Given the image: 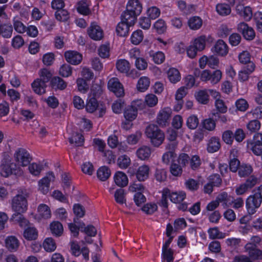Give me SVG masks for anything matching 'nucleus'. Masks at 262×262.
I'll list each match as a JSON object with an SVG mask.
<instances>
[{
	"mask_svg": "<svg viewBox=\"0 0 262 262\" xmlns=\"http://www.w3.org/2000/svg\"><path fill=\"white\" fill-rule=\"evenodd\" d=\"M21 169L16 163L11 162L10 157L8 154L3 155V158L0 165V174L2 176L7 178L11 174H20Z\"/></svg>",
	"mask_w": 262,
	"mask_h": 262,
	"instance_id": "obj_1",
	"label": "nucleus"
},
{
	"mask_svg": "<svg viewBox=\"0 0 262 262\" xmlns=\"http://www.w3.org/2000/svg\"><path fill=\"white\" fill-rule=\"evenodd\" d=\"M253 194L250 195L246 201V207L249 214H253L262 202V184L255 188Z\"/></svg>",
	"mask_w": 262,
	"mask_h": 262,
	"instance_id": "obj_2",
	"label": "nucleus"
},
{
	"mask_svg": "<svg viewBox=\"0 0 262 262\" xmlns=\"http://www.w3.org/2000/svg\"><path fill=\"white\" fill-rule=\"evenodd\" d=\"M39 75L40 78L34 80L32 83V87L35 93L41 95L45 93L47 87L46 83L50 81L52 74L48 69H43L40 70Z\"/></svg>",
	"mask_w": 262,
	"mask_h": 262,
	"instance_id": "obj_3",
	"label": "nucleus"
},
{
	"mask_svg": "<svg viewBox=\"0 0 262 262\" xmlns=\"http://www.w3.org/2000/svg\"><path fill=\"white\" fill-rule=\"evenodd\" d=\"M145 134L150 139L152 145L156 147L161 145L165 139L164 133L155 124H150L147 126Z\"/></svg>",
	"mask_w": 262,
	"mask_h": 262,
	"instance_id": "obj_4",
	"label": "nucleus"
},
{
	"mask_svg": "<svg viewBox=\"0 0 262 262\" xmlns=\"http://www.w3.org/2000/svg\"><path fill=\"white\" fill-rule=\"evenodd\" d=\"M14 158L17 165L19 167L27 166L31 160V157L29 153L24 148L17 149L14 154Z\"/></svg>",
	"mask_w": 262,
	"mask_h": 262,
	"instance_id": "obj_5",
	"label": "nucleus"
},
{
	"mask_svg": "<svg viewBox=\"0 0 262 262\" xmlns=\"http://www.w3.org/2000/svg\"><path fill=\"white\" fill-rule=\"evenodd\" d=\"M27 201L25 196L17 194L12 200V207L15 212H25L27 209Z\"/></svg>",
	"mask_w": 262,
	"mask_h": 262,
	"instance_id": "obj_6",
	"label": "nucleus"
},
{
	"mask_svg": "<svg viewBox=\"0 0 262 262\" xmlns=\"http://www.w3.org/2000/svg\"><path fill=\"white\" fill-rule=\"evenodd\" d=\"M244 250L252 262L262 259V250L258 249L257 246L247 243L244 247Z\"/></svg>",
	"mask_w": 262,
	"mask_h": 262,
	"instance_id": "obj_7",
	"label": "nucleus"
},
{
	"mask_svg": "<svg viewBox=\"0 0 262 262\" xmlns=\"http://www.w3.org/2000/svg\"><path fill=\"white\" fill-rule=\"evenodd\" d=\"M237 29L242 34L243 37L248 41H251L255 37V31L246 23H240L237 25Z\"/></svg>",
	"mask_w": 262,
	"mask_h": 262,
	"instance_id": "obj_8",
	"label": "nucleus"
},
{
	"mask_svg": "<svg viewBox=\"0 0 262 262\" xmlns=\"http://www.w3.org/2000/svg\"><path fill=\"white\" fill-rule=\"evenodd\" d=\"M107 87L117 97H120L124 95L123 87L117 78L110 79L107 83Z\"/></svg>",
	"mask_w": 262,
	"mask_h": 262,
	"instance_id": "obj_9",
	"label": "nucleus"
},
{
	"mask_svg": "<svg viewBox=\"0 0 262 262\" xmlns=\"http://www.w3.org/2000/svg\"><path fill=\"white\" fill-rule=\"evenodd\" d=\"M85 108L89 113H93L95 111H99V117H101L105 113V107L102 105H99L96 98L92 97L88 100Z\"/></svg>",
	"mask_w": 262,
	"mask_h": 262,
	"instance_id": "obj_10",
	"label": "nucleus"
},
{
	"mask_svg": "<svg viewBox=\"0 0 262 262\" xmlns=\"http://www.w3.org/2000/svg\"><path fill=\"white\" fill-rule=\"evenodd\" d=\"M55 177L53 172L50 171L38 182L39 190L43 194H47L49 190L51 182H54Z\"/></svg>",
	"mask_w": 262,
	"mask_h": 262,
	"instance_id": "obj_11",
	"label": "nucleus"
},
{
	"mask_svg": "<svg viewBox=\"0 0 262 262\" xmlns=\"http://www.w3.org/2000/svg\"><path fill=\"white\" fill-rule=\"evenodd\" d=\"M87 32L90 37L95 40H100L103 37V30L95 22L91 23V26L88 28Z\"/></svg>",
	"mask_w": 262,
	"mask_h": 262,
	"instance_id": "obj_12",
	"label": "nucleus"
},
{
	"mask_svg": "<svg viewBox=\"0 0 262 262\" xmlns=\"http://www.w3.org/2000/svg\"><path fill=\"white\" fill-rule=\"evenodd\" d=\"M171 111L168 108L161 110L157 117V123L160 126H166L169 124Z\"/></svg>",
	"mask_w": 262,
	"mask_h": 262,
	"instance_id": "obj_13",
	"label": "nucleus"
},
{
	"mask_svg": "<svg viewBox=\"0 0 262 262\" xmlns=\"http://www.w3.org/2000/svg\"><path fill=\"white\" fill-rule=\"evenodd\" d=\"M64 57L68 62L74 65L79 64L82 59V55L76 51H67Z\"/></svg>",
	"mask_w": 262,
	"mask_h": 262,
	"instance_id": "obj_14",
	"label": "nucleus"
},
{
	"mask_svg": "<svg viewBox=\"0 0 262 262\" xmlns=\"http://www.w3.org/2000/svg\"><path fill=\"white\" fill-rule=\"evenodd\" d=\"M129 12L139 16L142 11V5L139 0L128 1L126 8Z\"/></svg>",
	"mask_w": 262,
	"mask_h": 262,
	"instance_id": "obj_15",
	"label": "nucleus"
},
{
	"mask_svg": "<svg viewBox=\"0 0 262 262\" xmlns=\"http://www.w3.org/2000/svg\"><path fill=\"white\" fill-rule=\"evenodd\" d=\"M212 50L219 55L225 56L228 52L227 44L222 39H219L212 48Z\"/></svg>",
	"mask_w": 262,
	"mask_h": 262,
	"instance_id": "obj_16",
	"label": "nucleus"
},
{
	"mask_svg": "<svg viewBox=\"0 0 262 262\" xmlns=\"http://www.w3.org/2000/svg\"><path fill=\"white\" fill-rule=\"evenodd\" d=\"M5 244L7 248L11 252L16 251L19 246L18 239L14 236H10L6 238Z\"/></svg>",
	"mask_w": 262,
	"mask_h": 262,
	"instance_id": "obj_17",
	"label": "nucleus"
},
{
	"mask_svg": "<svg viewBox=\"0 0 262 262\" xmlns=\"http://www.w3.org/2000/svg\"><path fill=\"white\" fill-rule=\"evenodd\" d=\"M149 167L143 165L140 166L136 172V177L139 181L142 182L147 180L149 177Z\"/></svg>",
	"mask_w": 262,
	"mask_h": 262,
	"instance_id": "obj_18",
	"label": "nucleus"
},
{
	"mask_svg": "<svg viewBox=\"0 0 262 262\" xmlns=\"http://www.w3.org/2000/svg\"><path fill=\"white\" fill-rule=\"evenodd\" d=\"M24 212H15L11 216V220L18 224L21 227L28 225L29 221L22 214Z\"/></svg>",
	"mask_w": 262,
	"mask_h": 262,
	"instance_id": "obj_19",
	"label": "nucleus"
},
{
	"mask_svg": "<svg viewBox=\"0 0 262 262\" xmlns=\"http://www.w3.org/2000/svg\"><path fill=\"white\" fill-rule=\"evenodd\" d=\"M137 15H135V14L129 12L127 9L121 15V20L132 26L135 24L137 20Z\"/></svg>",
	"mask_w": 262,
	"mask_h": 262,
	"instance_id": "obj_20",
	"label": "nucleus"
},
{
	"mask_svg": "<svg viewBox=\"0 0 262 262\" xmlns=\"http://www.w3.org/2000/svg\"><path fill=\"white\" fill-rule=\"evenodd\" d=\"M51 85L53 89L63 90L67 86V83L61 78L55 76L51 79Z\"/></svg>",
	"mask_w": 262,
	"mask_h": 262,
	"instance_id": "obj_21",
	"label": "nucleus"
},
{
	"mask_svg": "<svg viewBox=\"0 0 262 262\" xmlns=\"http://www.w3.org/2000/svg\"><path fill=\"white\" fill-rule=\"evenodd\" d=\"M220 147L221 144L219 138L215 137H211L208 143V151L210 153H213L217 151Z\"/></svg>",
	"mask_w": 262,
	"mask_h": 262,
	"instance_id": "obj_22",
	"label": "nucleus"
},
{
	"mask_svg": "<svg viewBox=\"0 0 262 262\" xmlns=\"http://www.w3.org/2000/svg\"><path fill=\"white\" fill-rule=\"evenodd\" d=\"M114 181L118 186L124 187L128 184V178L123 172L118 171L114 176Z\"/></svg>",
	"mask_w": 262,
	"mask_h": 262,
	"instance_id": "obj_23",
	"label": "nucleus"
},
{
	"mask_svg": "<svg viewBox=\"0 0 262 262\" xmlns=\"http://www.w3.org/2000/svg\"><path fill=\"white\" fill-rule=\"evenodd\" d=\"M13 32V27L10 24L0 23V35L6 38H10Z\"/></svg>",
	"mask_w": 262,
	"mask_h": 262,
	"instance_id": "obj_24",
	"label": "nucleus"
},
{
	"mask_svg": "<svg viewBox=\"0 0 262 262\" xmlns=\"http://www.w3.org/2000/svg\"><path fill=\"white\" fill-rule=\"evenodd\" d=\"M73 212L75 215L74 218V222L77 223V220L79 218L84 216L85 215V210L84 207L80 204H75L73 207Z\"/></svg>",
	"mask_w": 262,
	"mask_h": 262,
	"instance_id": "obj_25",
	"label": "nucleus"
},
{
	"mask_svg": "<svg viewBox=\"0 0 262 262\" xmlns=\"http://www.w3.org/2000/svg\"><path fill=\"white\" fill-rule=\"evenodd\" d=\"M203 21L199 16L190 17L188 21V25L190 29L193 30L199 29L202 26Z\"/></svg>",
	"mask_w": 262,
	"mask_h": 262,
	"instance_id": "obj_26",
	"label": "nucleus"
},
{
	"mask_svg": "<svg viewBox=\"0 0 262 262\" xmlns=\"http://www.w3.org/2000/svg\"><path fill=\"white\" fill-rule=\"evenodd\" d=\"M111 173L110 169L105 166L100 167L97 172L98 178L101 181L107 180L110 177Z\"/></svg>",
	"mask_w": 262,
	"mask_h": 262,
	"instance_id": "obj_27",
	"label": "nucleus"
},
{
	"mask_svg": "<svg viewBox=\"0 0 262 262\" xmlns=\"http://www.w3.org/2000/svg\"><path fill=\"white\" fill-rule=\"evenodd\" d=\"M138 157L141 160L148 159L151 155V149L147 146H143L139 148L136 152Z\"/></svg>",
	"mask_w": 262,
	"mask_h": 262,
	"instance_id": "obj_28",
	"label": "nucleus"
},
{
	"mask_svg": "<svg viewBox=\"0 0 262 262\" xmlns=\"http://www.w3.org/2000/svg\"><path fill=\"white\" fill-rule=\"evenodd\" d=\"M130 25L129 24H127V23L125 22H123V21H121L119 23L117 27H116V32L117 34L122 37L126 36L128 33L129 27Z\"/></svg>",
	"mask_w": 262,
	"mask_h": 262,
	"instance_id": "obj_29",
	"label": "nucleus"
},
{
	"mask_svg": "<svg viewBox=\"0 0 262 262\" xmlns=\"http://www.w3.org/2000/svg\"><path fill=\"white\" fill-rule=\"evenodd\" d=\"M137 116L136 109L130 105L127 106L124 111V116L126 120L132 121L136 119Z\"/></svg>",
	"mask_w": 262,
	"mask_h": 262,
	"instance_id": "obj_30",
	"label": "nucleus"
},
{
	"mask_svg": "<svg viewBox=\"0 0 262 262\" xmlns=\"http://www.w3.org/2000/svg\"><path fill=\"white\" fill-rule=\"evenodd\" d=\"M168 77L170 81L176 83L181 79L179 71L175 68H170L167 72Z\"/></svg>",
	"mask_w": 262,
	"mask_h": 262,
	"instance_id": "obj_31",
	"label": "nucleus"
},
{
	"mask_svg": "<svg viewBox=\"0 0 262 262\" xmlns=\"http://www.w3.org/2000/svg\"><path fill=\"white\" fill-rule=\"evenodd\" d=\"M116 68L120 72L127 73L130 69V64L125 59H120L116 63Z\"/></svg>",
	"mask_w": 262,
	"mask_h": 262,
	"instance_id": "obj_32",
	"label": "nucleus"
},
{
	"mask_svg": "<svg viewBox=\"0 0 262 262\" xmlns=\"http://www.w3.org/2000/svg\"><path fill=\"white\" fill-rule=\"evenodd\" d=\"M43 247L47 252H51L56 249V244L53 238L48 237L44 241Z\"/></svg>",
	"mask_w": 262,
	"mask_h": 262,
	"instance_id": "obj_33",
	"label": "nucleus"
},
{
	"mask_svg": "<svg viewBox=\"0 0 262 262\" xmlns=\"http://www.w3.org/2000/svg\"><path fill=\"white\" fill-rule=\"evenodd\" d=\"M38 232L33 227H28L24 232V237L29 241L35 240L37 238Z\"/></svg>",
	"mask_w": 262,
	"mask_h": 262,
	"instance_id": "obj_34",
	"label": "nucleus"
},
{
	"mask_svg": "<svg viewBox=\"0 0 262 262\" xmlns=\"http://www.w3.org/2000/svg\"><path fill=\"white\" fill-rule=\"evenodd\" d=\"M50 229L52 233L56 236H60L63 232L62 225L58 221L52 222L50 225Z\"/></svg>",
	"mask_w": 262,
	"mask_h": 262,
	"instance_id": "obj_35",
	"label": "nucleus"
},
{
	"mask_svg": "<svg viewBox=\"0 0 262 262\" xmlns=\"http://www.w3.org/2000/svg\"><path fill=\"white\" fill-rule=\"evenodd\" d=\"M150 80L147 77L143 76L140 78L137 83V89L140 92H144L149 86Z\"/></svg>",
	"mask_w": 262,
	"mask_h": 262,
	"instance_id": "obj_36",
	"label": "nucleus"
},
{
	"mask_svg": "<svg viewBox=\"0 0 262 262\" xmlns=\"http://www.w3.org/2000/svg\"><path fill=\"white\" fill-rule=\"evenodd\" d=\"M28 168L30 172L32 174L35 176H38L43 169V165L40 163H32L30 164Z\"/></svg>",
	"mask_w": 262,
	"mask_h": 262,
	"instance_id": "obj_37",
	"label": "nucleus"
},
{
	"mask_svg": "<svg viewBox=\"0 0 262 262\" xmlns=\"http://www.w3.org/2000/svg\"><path fill=\"white\" fill-rule=\"evenodd\" d=\"M216 10L221 15H227L231 13L230 5L226 4H219L216 6Z\"/></svg>",
	"mask_w": 262,
	"mask_h": 262,
	"instance_id": "obj_38",
	"label": "nucleus"
},
{
	"mask_svg": "<svg viewBox=\"0 0 262 262\" xmlns=\"http://www.w3.org/2000/svg\"><path fill=\"white\" fill-rule=\"evenodd\" d=\"M130 159L126 155H122L117 159V164L121 169L127 168L130 164Z\"/></svg>",
	"mask_w": 262,
	"mask_h": 262,
	"instance_id": "obj_39",
	"label": "nucleus"
},
{
	"mask_svg": "<svg viewBox=\"0 0 262 262\" xmlns=\"http://www.w3.org/2000/svg\"><path fill=\"white\" fill-rule=\"evenodd\" d=\"M186 197V194L184 192H169V199L174 203H180L182 202Z\"/></svg>",
	"mask_w": 262,
	"mask_h": 262,
	"instance_id": "obj_40",
	"label": "nucleus"
},
{
	"mask_svg": "<svg viewBox=\"0 0 262 262\" xmlns=\"http://www.w3.org/2000/svg\"><path fill=\"white\" fill-rule=\"evenodd\" d=\"M69 141L71 144L75 143V146H80L83 144L84 138L81 134L76 133L69 139Z\"/></svg>",
	"mask_w": 262,
	"mask_h": 262,
	"instance_id": "obj_41",
	"label": "nucleus"
},
{
	"mask_svg": "<svg viewBox=\"0 0 262 262\" xmlns=\"http://www.w3.org/2000/svg\"><path fill=\"white\" fill-rule=\"evenodd\" d=\"M210 239L223 238L225 236V233L220 232L217 227L210 228L208 231Z\"/></svg>",
	"mask_w": 262,
	"mask_h": 262,
	"instance_id": "obj_42",
	"label": "nucleus"
},
{
	"mask_svg": "<svg viewBox=\"0 0 262 262\" xmlns=\"http://www.w3.org/2000/svg\"><path fill=\"white\" fill-rule=\"evenodd\" d=\"M149 55L152 57L153 61L157 64H161L165 60V55L162 52L158 51L154 52V51H150L149 52Z\"/></svg>",
	"mask_w": 262,
	"mask_h": 262,
	"instance_id": "obj_43",
	"label": "nucleus"
},
{
	"mask_svg": "<svg viewBox=\"0 0 262 262\" xmlns=\"http://www.w3.org/2000/svg\"><path fill=\"white\" fill-rule=\"evenodd\" d=\"M143 39V34L141 30H137L134 32L132 35L130 40L132 43L139 45Z\"/></svg>",
	"mask_w": 262,
	"mask_h": 262,
	"instance_id": "obj_44",
	"label": "nucleus"
},
{
	"mask_svg": "<svg viewBox=\"0 0 262 262\" xmlns=\"http://www.w3.org/2000/svg\"><path fill=\"white\" fill-rule=\"evenodd\" d=\"M196 99L201 103L207 104L209 101V96L205 90L199 91L195 95Z\"/></svg>",
	"mask_w": 262,
	"mask_h": 262,
	"instance_id": "obj_45",
	"label": "nucleus"
},
{
	"mask_svg": "<svg viewBox=\"0 0 262 262\" xmlns=\"http://www.w3.org/2000/svg\"><path fill=\"white\" fill-rule=\"evenodd\" d=\"M114 197L117 203L123 204L126 203L124 190L122 188L118 189L115 191Z\"/></svg>",
	"mask_w": 262,
	"mask_h": 262,
	"instance_id": "obj_46",
	"label": "nucleus"
},
{
	"mask_svg": "<svg viewBox=\"0 0 262 262\" xmlns=\"http://www.w3.org/2000/svg\"><path fill=\"white\" fill-rule=\"evenodd\" d=\"M38 211L42 217L48 219L51 216L50 208L46 204H40L38 207Z\"/></svg>",
	"mask_w": 262,
	"mask_h": 262,
	"instance_id": "obj_47",
	"label": "nucleus"
},
{
	"mask_svg": "<svg viewBox=\"0 0 262 262\" xmlns=\"http://www.w3.org/2000/svg\"><path fill=\"white\" fill-rule=\"evenodd\" d=\"M72 73V68L68 64H63L59 69V74L63 77H68Z\"/></svg>",
	"mask_w": 262,
	"mask_h": 262,
	"instance_id": "obj_48",
	"label": "nucleus"
},
{
	"mask_svg": "<svg viewBox=\"0 0 262 262\" xmlns=\"http://www.w3.org/2000/svg\"><path fill=\"white\" fill-rule=\"evenodd\" d=\"M162 257L166 262H172L174 260L172 250L171 248L162 249Z\"/></svg>",
	"mask_w": 262,
	"mask_h": 262,
	"instance_id": "obj_49",
	"label": "nucleus"
},
{
	"mask_svg": "<svg viewBox=\"0 0 262 262\" xmlns=\"http://www.w3.org/2000/svg\"><path fill=\"white\" fill-rule=\"evenodd\" d=\"M154 28L159 34L165 32L166 30L165 22L162 19H158L154 24Z\"/></svg>",
	"mask_w": 262,
	"mask_h": 262,
	"instance_id": "obj_50",
	"label": "nucleus"
},
{
	"mask_svg": "<svg viewBox=\"0 0 262 262\" xmlns=\"http://www.w3.org/2000/svg\"><path fill=\"white\" fill-rule=\"evenodd\" d=\"M222 75V72L219 70L210 72V81L211 83L213 84L218 83L221 79Z\"/></svg>",
	"mask_w": 262,
	"mask_h": 262,
	"instance_id": "obj_51",
	"label": "nucleus"
},
{
	"mask_svg": "<svg viewBox=\"0 0 262 262\" xmlns=\"http://www.w3.org/2000/svg\"><path fill=\"white\" fill-rule=\"evenodd\" d=\"M55 16L58 20L65 21L69 18V13L64 9H61L55 12Z\"/></svg>",
	"mask_w": 262,
	"mask_h": 262,
	"instance_id": "obj_52",
	"label": "nucleus"
},
{
	"mask_svg": "<svg viewBox=\"0 0 262 262\" xmlns=\"http://www.w3.org/2000/svg\"><path fill=\"white\" fill-rule=\"evenodd\" d=\"M205 36H201L194 40L193 46L199 51H201L205 48Z\"/></svg>",
	"mask_w": 262,
	"mask_h": 262,
	"instance_id": "obj_53",
	"label": "nucleus"
},
{
	"mask_svg": "<svg viewBox=\"0 0 262 262\" xmlns=\"http://www.w3.org/2000/svg\"><path fill=\"white\" fill-rule=\"evenodd\" d=\"M158 101L157 97L152 94H148L146 96L145 99V102L149 107L155 106L157 104Z\"/></svg>",
	"mask_w": 262,
	"mask_h": 262,
	"instance_id": "obj_54",
	"label": "nucleus"
},
{
	"mask_svg": "<svg viewBox=\"0 0 262 262\" xmlns=\"http://www.w3.org/2000/svg\"><path fill=\"white\" fill-rule=\"evenodd\" d=\"M199 124V120L196 116L191 115L189 117L187 120V125L190 129H193L197 127Z\"/></svg>",
	"mask_w": 262,
	"mask_h": 262,
	"instance_id": "obj_55",
	"label": "nucleus"
},
{
	"mask_svg": "<svg viewBox=\"0 0 262 262\" xmlns=\"http://www.w3.org/2000/svg\"><path fill=\"white\" fill-rule=\"evenodd\" d=\"M252 171V168L251 166L242 165L239 167L238 174L240 177H244L250 174Z\"/></svg>",
	"mask_w": 262,
	"mask_h": 262,
	"instance_id": "obj_56",
	"label": "nucleus"
},
{
	"mask_svg": "<svg viewBox=\"0 0 262 262\" xmlns=\"http://www.w3.org/2000/svg\"><path fill=\"white\" fill-rule=\"evenodd\" d=\"M77 9L79 13L83 15H87L90 13L86 3L83 1L78 2Z\"/></svg>",
	"mask_w": 262,
	"mask_h": 262,
	"instance_id": "obj_57",
	"label": "nucleus"
},
{
	"mask_svg": "<svg viewBox=\"0 0 262 262\" xmlns=\"http://www.w3.org/2000/svg\"><path fill=\"white\" fill-rule=\"evenodd\" d=\"M186 187L190 190L195 191L198 189L200 183L199 181L192 179H189L185 182Z\"/></svg>",
	"mask_w": 262,
	"mask_h": 262,
	"instance_id": "obj_58",
	"label": "nucleus"
},
{
	"mask_svg": "<svg viewBox=\"0 0 262 262\" xmlns=\"http://www.w3.org/2000/svg\"><path fill=\"white\" fill-rule=\"evenodd\" d=\"M13 27L14 30L19 33H23L26 31L27 27L18 19H13Z\"/></svg>",
	"mask_w": 262,
	"mask_h": 262,
	"instance_id": "obj_59",
	"label": "nucleus"
},
{
	"mask_svg": "<svg viewBox=\"0 0 262 262\" xmlns=\"http://www.w3.org/2000/svg\"><path fill=\"white\" fill-rule=\"evenodd\" d=\"M262 145V134L256 133L254 135L252 140L247 141V145Z\"/></svg>",
	"mask_w": 262,
	"mask_h": 262,
	"instance_id": "obj_60",
	"label": "nucleus"
},
{
	"mask_svg": "<svg viewBox=\"0 0 262 262\" xmlns=\"http://www.w3.org/2000/svg\"><path fill=\"white\" fill-rule=\"evenodd\" d=\"M157 208L156 204L147 203L142 208V210L147 214H151L157 210Z\"/></svg>",
	"mask_w": 262,
	"mask_h": 262,
	"instance_id": "obj_61",
	"label": "nucleus"
},
{
	"mask_svg": "<svg viewBox=\"0 0 262 262\" xmlns=\"http://www.w3.org/2000/svg\"><path fill=\"white\" fill-rule=\"evenodd\" d=\"M239 62L242 64H246L251 61V56L247 51H244L238 55Z\"/></svg>",
	"mask_w": 262,
	"mask_h": 262,
	"instance_id": "obj_62",
	"label": "nucleus"
},
{
	"mask_svg": "<svg viewBox=\"0 0 262 262\" xmlns=\"http://www.w3.org/2000/svg\"><path fill=\"white\" fill-rule=\"evenodd\" d=\"M147 14L150 19H155L160 14V10L156 7H151L147 10Z\"/></svg>",
	"mask_w": 262,
	"mask_h": 262,
	"instance_id": "obj_63",
	"label": "nucleus"
},
{
	"mask_svg": "<svg viewBox=\"0 0 262 262\" xmlns=\"http://www.w3.org/2000/svg\"><path fill=\"white\" fill-rule=\"evenodd\" d=\"M189 163L190 167L193 170H195L198 168L201 164L200 158L197 155L193 156L192 158L190 159Z\"/></svg>",
	"mask_w": 262,
	"mask_h": 262,
	"instance_id": "obj_64",
	"label": "nucleus"
}]
</instances>
